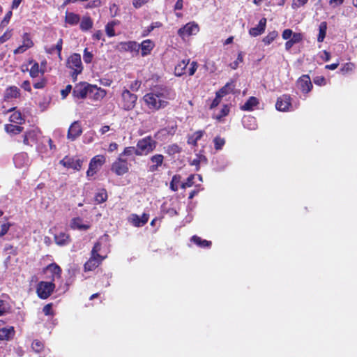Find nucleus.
<instances>
[{"mask_svg":"<svg viewBox=\"0 0 357 357\" xmlns=\"http://www.w3.org/2000/svg\"><path fill=\"white\" fill-rule=\"evenodd\" d=\"M175 96L176 93L172 89L157 86L143 96V100L146 107L154 112L167 107Z\"/></svg>","mask_w":357,"mask_h":357,"instance_id":"nucleus-1","label":"nucleus"},{"mask_svg":"<svg viewBox=\"0 0 357 357\" xmlns=\"http://www.w3.org/2000/svg\"><path fill=\"white\" fill-rule=\"evenodd\" d=\"M157 146V142L151 136L139 139L136 145V155H147L153 152Z\"/></svg>","mask_w":357,"mask_h":357,"instance_id":"nucleus-2","label":"nucleus"},{"mask_svg":"<svg viewBox=\"0 0 357 357\" xmlns=\"http://www.w3.org/2000/svg\"><path fill=\"white\" fill-rule=\"evenodd\" d=\"M107 248H102L100 242H97L91 250V271L93 267H97L107 257Z\"/></svg>","mask_w":357,"mask_h":357,"instance_id":"nucleus-3","label":"nucleus"},{"mask_svg":"<svg viewBox=\"0 0 357 357\" xmlns=\"http://www.w3.org/2000/svg\"><path fill=\"white\" fill-rule=\"evenodd\" d=\"M66 66L73 70L72 77L73 80L75 81L77 75L81 73L83 69L80 54L76 53L72 54L68 59Z\"/></svg>","mask_w":357,"mask_h":357,"instance_id":"nucleus-4","label":"nucleus"},{"mask_svg":"<svg viewBox=\"0 0 357 357\" xmlns=\"http://www.w3.org/2000/svg\"><path fill=\"white\" fill-rule=\"evenodd\" d=\"M130 165L126 159L119 156L112 163L111 170L117 176H123L129 171Z\"/></svg>","mask_w":357,"mask_h":357,"instance_id":"nucleus-5","label":"nucleus"},{"mask_svg":"<svg viewBox=\"0 0 357 357\" xmlns=\"http://www.w3.org/2000/svg\"><path fill=\"white\" fill-rule=\"evenodd\" d=\"M122 98V107L125 110L132 109L136 104L137 96V95L132 93L128 89H124L121 93Z\"/></svg>","mask_w":357,"mask_h":357,"instance_id":"nucleus-6","label":"nucleus"},{"mask_svg":"<svg viewBox=\"0 0 357 357\" xmlns=\"http://www.w3.org/2000/svg\"><path fill=\"white\" fill-rule=\"evenodd\" d=\"M55 284L52 282H40L37 287L38 296L42 298H47L54 291Z\"/></svg>","mask_w":357,"mask_h":357,"instance_id":"nucleus-7","label":"nucleus"},{"mask_svg":"<svg viewBox=\"0 0 357 357\" xmlns=\"http://www.w3.org/2000/svg\"><path fill=\"white\" fill-rule=\"evenodd\" d=\"M296 85L304 95L308 94L313 88L311 79L308 75H303L298 77Z\"/></svg>","mask_w":357,"mask_h":357,"instance_id":"nucleus-8","label":"nucleus"},{"mask_svg":"<svg viewBox=\"0 0 357 357\" xmlns=\"http://www.w3.org/2000/svg\"><path fill=\"white\" fill-rule=\"evenodd\" d=\"M199 31V27L195 22H189L180 28L178 31V35L184 38L185 37L190 36L193 34H196Z\"/></svg>","mask_w":357,"mask_h":357,"instance_id":"nucleus-9","label":"nucleus"},{"mask_svg":"<svg viewBox=\"0 0 357 357\" xmlns=\"http://www.w3.org/2000/svg\"><path fill=\"white\" fill-rule=\"evenodd\" d=\"M106 162L104 155H96L91 159V176L96 174Z\"/></svg>","mask_w":357,"mask_h":357,"instance_id":"nucleus-10","label":"nucleus"},{"mask_svg":"<svg viewBox=\"0 0 357 357\" xmlns=\"http://www.w3.org/2000/svg\"><path fill=\"white\" fill-rule=\"evenodd\" d=\"M291 107V98L289 95L283 94L278 98L275 108L280 112H287Z\"/></svg>","mask_w":357,"mask_h":357,"instance_id":"nucleus-11","label":"nucleus"},{"mask_svg":"<svg viewBox=\"0 0 357 357\" xmlns=\"http://www.w3.org/2000/svg\"><path fill=\"white\" fill-rule=\"evenodd\" d=\"M149 219V215L144 213L142 217L137 214L132 213L129 217L130 222L135 227H140L146 225Z\"/></svg>","mask_w":357,"mask_h":357,"instance_id":"nucleus-12","label":"nucleus"},{"mask_svg":"<svg viewBox=\"0 0 357 357\" xmlns=\"http://www.w3.org/2000/svg\"><path fill=\"white\" fill-rule=\"evenodd\" d=\"M164 159V155L160 153L152 155L149 159L151 165L149 166V171L150 172H157L163 164Z\"/></svg>","mask_w":357,"mask_h":357,"instance_id":"nucleus-13","label":"nucleus"},{"mask_svg":"<svg viewBox=\"0 0 357 357\" xmlns=\"http://www.w3.org/2000/svg\"><path fill=\"white\" fill-rule=\"evenodd\" d=\"M89 89V84L87 82H80L75 85L73 93L75 98H86L88 91Z\"/></svg>","mask_w":357,"mask_h":357,"instance_id":"nucleus-14","label":"nucleus"},{"mask_svg":"<svg viewBox=\"0 0 357 357\" xmlns=\"http://www.w3.org/2000/svg\"><path fill=\"white\" fill-rule=\"evenodd\" d=\"M82 132L81 126L78 121L73 122L68 130V139L73 141Z\"/></svg>","mask_w":357,"mask_h":357,"instance_id":"nucleus-15","label":"nucleus"},{"mask_svg":"<svg viewBox=\"0 0 357 357\" xmlns=\"http://www.w3.org/2000/svg\"><path fill=\"white\" fill-rule=\"evenodd\" d=\"M60 163L67 168L79 170L82 167V162L79 159H75L68 156L65 157Z\"/></svg>","mask_w":357,"mask_h":357,"instance_id":"nucleus-16","label":"nucleus"},{"mask_svg":"<svg viewBox=\"0 0 357 357\" xmlns=\"http://www.w3.org/2000/svg\"><path fill=\"white\" fill-rule=\"evenodd\" d=\"M119 46L122 51L135 52L137 54L139 51V44L135 41L121 42Z\"/></svg>","mask_w":357,"mask_h":357,"instance_id":"nucleus-17","label":"nucleus"},{"mask_svg":"<svg viewBox=\"0 0 357 357\" xmlns=\"http://www.w3.org/2000/svg\"><path fill=\"white\" fill-rule=\"evenodd\" d=\"M107 94L105 89L98 87L96 85L91 84V98L95 101H100Z\"/></svg>","mask_w":357,"mask_h":357,"instance_id":"nucleus-18","label":"nucleus"},{"mask_svg":"<svg viewBox=\"0 0 357 357\" xmlns=\"http://www.w3.org/2000/svg\"><path fill=\"white\" fill-rule=\"evenodd\" d=\"M266 27V19L265 17L261 18L257 26L252 27L249 30V33L253 37H257L261 35Z\"/></svg>","mask_w":357,"mask_h":357,"instance_id":"nucleus-19","label":"nucleus"},{"mask_svg":"<svg viewBox=\"0 0 357 357\" xmlns=\"http://www.w3.org/2000/svg\"><path fill=\"white\" fill-rule=\"evenodd\" d=\"M13 161L15 165L18 168L27 166L29 163L28 155L24 152L16 154L13 158Z\"/></svg>","mask_w":357,"mask_h":357,"instance_id":"nucleus-20","label":"nucleus"},{"mask_svg":"<svg viewBox=\"0 0 357 357\" xmlns=\"http://www.w3.org/2000/svg\"><path fill=\"white\" fill-rule=\"evenodd\" d=\"M139 50H141V54L142 56H146L151 54L155 45L153 42L149 39L145 40L139 44Z\"/></svg>","mask_w":357,"mask_h":357,"instance_id":"nucleus-21","label":"nucleus"},{"mask_svg":"<svg viewBox=\"0 0 357 357\" xmlns=\"http://www.w3.org/2000/svg\"><path fill=\"white\" fill-rule=\"evenodd\" d=\"M70 227L73 229H78L80 231L87 230L89 228V225L86 222H84V220L77 217L71 220Z\"/></svg>","mask_w":357,"mask_h":357,"instance_id":"nucleus-22","label":"nucleus"},{"mask_svg":"<svg viewBox=\"0 0 357 357\" xmlns=\"http://www.w3.org/2000/svg\"><path fill=\"white\" fill-rule=\"evenodd\" d=\"M108 195L106 189L100 188L94 195L93 200L95 204H100L107 200Z\"/></svg>","mask_w":357,"mask_h":357,"instance_id":"nucleus-23","label":"nucleus"},{"mask_svg":"<svg viewBox=\"0 0 357 357\" xmlns=\"http://www.w3.org/2000/svg\"><path fill=\"white\" fill-rule=\"evenodd\" d=\"M204 134V130H197L192 135L188 136L187 143L193 146H197L198 141L202 138Z\"/></svg>","mask_w":357,"mask_h":357,"instance_id":"nucleus-24","label":"nucleus"},{"mask_svg":"<svg viewBox=\"0 0 357 357\" xmlns=\"http://www.w3.org/2000/svg\"><path fill=\"white\" fill-rule=\"evenodd\" d=\"M204 151H200L199 153L196 154V158L190 162V165L196 167V170L198 171L200 167L201 163L207 164L208 159L206 155H204Z\"/></svg>","mask_w":357,"mask_h":357,"instance_id":"nucleus-25","label":"nucleus"},{"mask_svg":"<svg viewBox=\"0 0 357 357\" xmlns=\"http://www.w3.org/2000/svg\"><path fill=\"white\" fill-rule=\"evenodd\" d=\"M54 241L59 245H66L70 242V238L68 234L66 232H59L54 235Z\"/></svg>","mask_w":357,"mask_h":357,"instance_id":"nucleus-26","label":"nucleus"},{"mask_svg":"<svg viewBox=\"0 0 357 357\" xmlns=\"http://www.w3.org/2000/svg\"><path fill=\"white\" fill-rule=\"evenodd\" d=\"M15 335V330L13 326L0 328V340H10Z\"/></svg>","mask_w":357,"mask_h":357,"instance_id":"nucleus-27","label":"nucleus"},{"mask_svg":"<svg viewBox=\"0 0 357 357\" xmlns=\"http://www.w3.org/2000/svg\"><path fill=\"white\" fill-rule=\"evenodd\" d=\"M20 96V89L15 86H12L6 89L4 93V100H8L13 98H16Z\"/></svg>","mask_w":357,"mask_h":357,"instance_id":"nucleus-28","label":"nucleus"},{"mask_svg":"<svg viewBox=\"0 0 357 357\" xmlns=\"http://www.w3.org/2000/svg\"><path fill=\"white\" fill-rule=\"evenodd\" d=\"M258 104V99L256 97L251 96L247 100L245 104L241 107V109L243 111H252Z\"/></svg>","mask_w":357,"mask_h":357,"instance_id":"nucleus-29","label":"nucleus"},{"mask_svg":"<svg viewBox=\"0 0 357 357\" xmlns=\"http://www.w3.org/2000/svg\"><path fill=\"white\" fill-rule=\"evenodd\" d=\"M191 241L202 248H210L212 245L211 241L202 239L197 235H194L191 237Z\"/></svg>","mask_w":357,"mask_h":357,"instance_id":"nucleus-30","label":"nucleus"},{"mask_svg":"<svg viewBox=\"0 0 357 357\" xmlns=\"http://www.w3.org/2000/svg\"><path fill=\"white\" fill-rule=\"evenodd\" d=\"M235 87L234 82L233 80H231L230 82H227L224 86H222L221 89H220L217 93L222 97H224L225 96L232 93L234 91V89Z\"/></svg>","mask_w":357,"mask_h":357,"instance_id":"nucleus-31","label":"nucleus"},{"mask_svg":"<svg viewBox=\"0 0 357 357\" xmlns=\"http://www.w3.org/2000/svg\"><path fill=\"white\" fill-rule=\"evenodd\" d=\"M189 61L190 60H183L175 66L174 73L176 76H181L186 73V68Z\"/></svg>","mask_w":357,"mask_h":357,"instance_id":"nucleus-32","label":"nucleus"},{"mask_svg":"<svg viewBox=\"0 0 357 357\" xmlns=\"http://www.w3.org/2000/svg\"><path fill=\"white\" fill-rule=\"evenodd\" d=\"M243 124L244 127L250 130H255L257 126L256 119L252 116H245L243 119Z\"/></svg>","mask_w":357,"mask_h":357,"instance_id":"nucleus-33","label":"nucleus"},{"mask_svg":"<svg viewBox=\"0 0 357 357\" xmlns=\"http://www.w3.org/2000/svg\"><path fill=\"white\" fill-rule=\"evenodd\" d=\"M36 139V133L35 130L27 131L24 137L23 142L26 145H32V143L35 142Z\"/></svg>","mask_w":357,"mask_h":357,"instance_id":"nucleus-34","label":"nucleus"},{"mask_svg":"<svg viewBox=\"0 0 357 357\" xmlns=\"http://www.w3.org/2000/svg\"><path fill=\"white\" fill-rule=\"evenodd\" d=\"M182 151V148L177 144H172L166 147L165 153L172 156L177 153H180Z\"/></svg>","mask_w":357,"mask_h":357,"instance_id":"nucleus-35","label":"nucleus"},{"mask_svg":"<svg viewBox=\"0 0 357 357\" xmlns=\"http://www.w3.org/2000/svg\"><path fill=\"white\" fill-rule=\"evenodd\" d=\"M62 45L63 40L62 39H59L56 45L52 46L51 47L46 50V52L48 54H53L55 51H56L59 58L61 59V52L62 50Z\"/></svg>","mask_w":357,"mask_h":357,"instance_id":"nucleus-36","label":"nucleus"},{"mask_svg":"<svg viewBox=\"0 0 357 357\" xmlns=\"http://www.w3.org/2000/svg\"><path fill=\"white\" fill-rule=\"evenodd\" d=\"M327 30V23L326 22H322L320 23L319 26V34L317 36V41L321 43L323 42L326 35Z\"/></svg>","mask_w":357,"mask_h":357,"instance_id":"nucleus-37","label":"nucleus"},{"mask_svg":"<svg viewBox=\"0 0 357 357\" xmlns=\"http://www.w3.org/2000/svg\"><path fill=\"white\" fill-rule=\"evenodd\" d=\"M79 21V17L78 15L73 13H66V22L70 24H77Z\"/></svg>","mask_w":357,"mask_h":357,"instance_id":"nucleus-38","label":"nucleus"},{"mask_svg":"<svg viewBox=\"0 0 357 357\" xmlns=\"http://www.w3.org/2000/svg\"><path fill=\"white\" fill-rule=\"evenodd\" d=\"M278 32L277 31H273L269 32L265 37L263 38L262 41L266 45H270L273 40L278 38Z\"/></svg>","mask_w":357,"mask_h":357,"instance_id":"nucleus-39","label":"nucleus"},{"mask_svg":"<svg viewBox=\"0 0 357 357\" xmlns=\"http://www.w3.org/2000/svg\"><path fill=\"white\" fill-rule=\"evenodd\" d=\"M181 176L179 174H175L172 176V181L170 182V189L176 192L178 189V185L181 182Z\"/></svg>","mask_w":357,"mask_h":357,"instance_id":"nucleus-40","label":"nucleus"},{"mask_svg":"<svg viewBox=\"0 0 357 357\" xmlns=\"http://www.w3.org/2000/svg\"><path fill=\"white\" fill-rule=\"evenodd\" d=\"M5 130L8 133L19 134L23 130V128L19 126L8 124L5 126Z\"/></svg>","mask_w":357,"mask_h":357,"instance_id":"nucleus-41","label":"nucleus"},{"mask_svg":"<svg viewBox=\"0 0 357 357\" xmlns=\"http://www.w3.org/2000/svg\"><path fill=\"white\" fill-rule=\"evenodd\" d=\"M213 143H214V149L216 151L222 150L223 146H225L226 141L225 139L223 137H221L220 136H216L213 139Z\"/></svg>","mask_w":357,"mask_h":357,"instance_id":"nucleus-42","label":"nucleus"},{"mask_svg":"<svg viewBox=\"0 0 357 357\" xmlns=\"http://www.w3.org/2000/svg\"><path fill=\"white\" fill-rule=\"evenodd\" d=\"M47 270L50 271L54 277L59 278L61 273V268L56 264L53 263L47 267Z\"/></svg>","mask_w":357,"mask_h":357,"instance_id":"nucleus-43","label":"nucleus"},{"mask_svg":"<svg viewBox=\"0 0 357 357\" xmlns=\"http://www.w3.org/2000/svg\"><path fill=\"white\" fill-rule=\"evenodd\" d=\"M30 63H33V65L29 70V74L32 77H37L39 75L40 73H42L39 69V65L37 62H33L32 61Z\"/></svg>","mask_w":357,"mask_h":357,"instance_id":"nucleus-44","label":"nucleus"},{"mask_svg":"<svg viewBox=\"0 0 357 357\" xmlns=\"http://www.w3.org/2000/svg\"><path fill=\"white\" fill-rule=\"evenodd\" d=\"M10 121L17 124H21L23 121L22 114L20 112H13L10 116Z\"/></svg>","mask_w":357,"mask_h":357,"instance_id":"nucleus-45","label":"nucleus"},{"mask_svg":"<svg viewBox=\"0 0 357 357\" xmlns=\"http://www.w3.org/2000/svg\"><path fill=\"white\" fill-rule=\"evenodd\" d=\"M22 45H24V47H27L28 48H31L33 46V42L28 33H24L22 36Z\"/></svg>","mask_w":357,"mask_h":357,"instance_id":"nucleus-46","label":"nucleus"},{"mask_svg":"<svg viewBox=\"0 0 357 357\" xmlns=\"http://www.w3.org/2000/svg\"><path fill=\"white\" fill-rule=\"evenodd\" d=\"M229 106L228 105H224L220 113L216 116V119L218 121H221L222 118L229 114Z\"/></svg>","mask_w":357,"mask_h":357,"instance_id":"nucleus-47","label":"nucleus"},{"mask_svg":"<svg viewBox=\"0 0 357 357\" xmlns=\"http://www.w3.org/2000/svg\"><path fill=\"white\" fill-rule=\"evenodd\" d=\"M136 147L134 146H127L123 149V151L119 155L123 158V156H131L132 155H136Z\"/></svg>","mask_w":357,"mask_h":357,"instance_id":"nucleus-48","label":"nucleus"},{"mask_svg":"<svg viewBox=\"0 0 357 357\" xmlns=\"http://www.w3.org/2000/svg\"><path fill=\"white\" fill-rule=\"evenodd\" d=\"M355 68V65L353 63L349 62L343 64L342 68H340V71L342 74H347L354 70Z\"/></svg>","mask_w":357,"mask_h":357,"instance_id":"nucleus-49","label":"nucleus"},{"mask_svg":"<svg viewBox=\"0 0 357 357\" xmlns=\"http://www.w3.org/2000/svg\"><path fill=\"white\" fill-rule=\"evenodd\" d=\"M195 175L190 174L186 179V181L182 183L180 185L181 188L185 189L187 188L192 187L194 185Z\"/></svg>","mask_w":357,"mask_h":357,"instance_id":"nucleus-50","label":"nucleus"},{"mask_svg":"<svg viewBox=\"0 0 357 357\" xmlns=\"http://www.w3.org/2000/svg\"><path fill=\"white\" fill-rule=\"evenodd\" d=\"M116 23L114 22H109L105 26V31L109 37H112L115 36L114 31V25Z\"/></svg>","mask_w":357,"mask_h":357,"instance_id":"nucleus-51","label":"nucleus"},{"mask_svg":"<svg viewBox=\"0 0 357 357\" xmlns=\"http://www.w3.org/2000/svg\"><path fill=\"white\" fill-rule=\"evenodd\" d=\"M9 310V304L3 300H0V316H2L8 312Z\"/></svg>","mask_w":357,"mask_h":357,"instance_id":"nucleus-52","label":"nucleus"},{"mask_svg":"<svg viewBox=\"0 0 357 357\" xmlns=\"http://www.w3.org/2000/svg\"><path fill=\"white\" fill-rule=\"evenodd\" d=\"M12 15H13V13H12L11 10L8 11L6 14V15L4 16L3 20L1 22V24H0V27L1 29L6 27L8 25V24L9 23L10 20L12 17Z\"/></svg>","mask_w":357,"mask_h":357,"instance_id":"nucleus-53","label":"nucleus"},{"mask_svg":"<svg viewBox=\"0 0 357 357\" xmlns=\"http://www.w3.org/2000/svg\"><path fill=\"white\" fill-rule=\"evenodd\" d=\"M243 54L242 52H238L237 59L230 64L232 69H236L238 66V63L243 62Z\"/></svg>","mask_w":357,"mask_h":357,"instance_id":"nucleus-54","label":"nucleus"},{"mask_svg":"<svg viewBox=\"0 0 357 357\" xmlns=\"http://www.w3.org/2000/svg\"><path fill=\"white\" fill-rule=\"evenodd\" d=\"M303 39V36L301 33H294L291 36L290 40L294 42L295 44L299 43Z\"/></svg>","mask_w":357,"mask_h":357,"instance_id":"nucleus-55","label":"nucleus"},{"mask_svg":"<svg viewBox=\"0 0 357 357\" xmlns=\"http://www.w3.org/2000/svg\"><path fill=\"white\" fill-rule=\"evenodd\" d=\"M12 37V30H7L1 37H0V45L8 40Z\"/></svg>","mask_w":357,"mask_h":357,"instance_id":"nucleus-56","label":"nucleus"},{"mask_svg":"<svg viewBox=\"0 0 357 357\" xmlns=\"http://www.w3.org/2000/svg\"><path fill=\"white\" fill-rule=\"evenodd\" d=\"M80 28L83 31H87L89 29V17H85L82 19L81 24H80Z\"/></svg>","mask_w":357,"mask_h":357,"instance_id":"nucleus-57","label":"nucleus"},{"mask_svg":"<svg viewBox=\"0 0 357 357\" xmlns=\"http://www.w3.org/2000/svg\"><path fill=\"white\" fill-rule=\"evenodd\" d=\"M43 343L39 340H36L32 343V349L36 352H40L43 349Z\"/></svg>","mask_w":357,"mask_h":357,"instance_id":"nucleus-58","label":"nucleus"},{"mask_svg":"<svg viewBox=\"0 0 357 357\" xmlns=\"http://www.w3.org/2000/svg\"><path fill=\"white\" fill-rule=\"evenodd\" d=\"M314 83L318 86H324L326 84V79L324 76H317L313 79Z\"/></svg>","mask_w":357,"mask_h":357,"instance_id":"nucleus-59","label":"nucleus"},{"mask_svg":"<svg viewBox=\"0 0 357 357\" xmlns=\"http://www.w3.org/2000/svg\"><path fill=\"white\" fill-rule=\"evenodd\" d=\"M222 97L220 96L217 92L215 93V98L213 100L211 105H210V109H213V108H215L216 107L220 102L221 101V98Z\"/></svg>","mask_w":357,"mask_h":357,"instance_id":"nucleus-60","label":"nucleus"},{"mask_svg":"<svg viewBox=\"0 0 357 357\" xmlns=\"http://www.w3.org/2000/svg\"><path fill=\"white\" fill-rule=\"evenodd\" d=\"M293 35V31L290 29H286L282 33V37L284 40H289Z\"/></svg>","mask_w":357,"mask_h":357,"instance_id":"nucleus-61","label":"nucleus"},{"mask_svg":"<svg viewBox=\"0 0 357 357\" xmlns=\"http://www.w3.org/2000/svg\"><path fill=\"white\" fill-rule=\"evenodd\" d=\"M198 65L196 61H192L190 64V67L188 70V75L192 76L195 74L197 69Z\"/></svg>","mask_w":357,"mask_h":357,"instance_id":"nucleus-62","label":"nucleus"},{"mask_svg":"<svg viewBox=\"0 0 357 357\" xmlns=\"http://www.w3.org/2000/svg\"><path fill=\"white\" fill-rule=\"evenodd\" d=\"M308 0H293L292 8H297L304 6Z\"/></svg>","mask_w":357,"mask_h":357,"instance_id":"nucleus-63","label":"nucleus"},{"mask_svg":"<svg viewBox=\"0 0 357 357\" xmlns=\"http://www.w3.org/2000/svg\"><path fill=\"white\" fill-rule=\"evenodd\" d=\"M149 0H133L132 1V6L135 8H139L144 4H146Z\"/></svg>","mask_w":357,"mask_h":357,"instance_id":"nucleus-64","label":"nucleus"}]
</instances>
